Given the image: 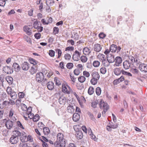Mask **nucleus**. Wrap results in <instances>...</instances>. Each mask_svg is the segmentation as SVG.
I'll list each match as a JSON object with an SVG mask.
<instances>
[{
	"instance_id": "nucleus-11",
	"label": "nucleus",
	"mask_w": 147,
	"mask_h": 147,
	"mask_svg": "<svg viewBox=\"0 0 147 147\" xmlns=\"http://www.w3.org/2000/svg\"><path fill=\"white\" fill-rule=\"evenodd\" d=\"M139 68L142 72H147V65L144 63H141L139 64Z\"/></svg>"
},
{
	"instance_id": "nucleus-9",
	"label": "nucleus",
	"mask_w": 147,
	"mask_h": 147,
	"mask_svg": "<svg viewBox=\"0 0 147 147\" xmlns=\"http://www.w3.org/2000/svg\"><path fill=\"white\" fill-rule=\"evenodd\" d=\"M81 53L79 52L78 51L76 50L75 51L73 54L72 58L73 59L76 61H78L79 58L81 55Z\"/></svg>"
},
{
	"instance_id": "nucleus-58",
	"label": "nucleus",
	"mask_w": 147,
	"mask_h": 147,
	"mask_svg": "<svg viewBox=\"0 0 147 147\" xmlns=\"http://www.w3.org/2000/svg\"><path fill=\"white\" fill-rule=\"evenodd\" d=\"M97 104V101H94L92 102L91 106L93 108H95L96 107Z\"/></svg>"
},
{
	"instance_id": "nucleus-20",
	"label": "nucleus",
	"mask_w": 147,
	"mask_h": 147,
	"mask_svg": "<svg viewBox=\"0 0 147 147\" xmlns=\"http://www.w3.org/2000/svg\"><path fill=\"white\" fill-rule=\"evenodd\" d=\"M76 136L78 139H80L82 138L83 135L82 132L81 131H79L76 132Z\"/></svg>"
},
{
	"instance_id": "nucleus-17",
	"label": "nucleus",
	"mask_w": 147,
	"mask_h": 147,
	"mask_svg": "<svg viewBox=\"0 0 147 147\" xmlns=\"http://www.w3.org/2000/svg\"><path fill=\"white\" fill-rule=\"evenodd\" d=\"M80 115L78 113H75L73 116V119L74 121L76 122L80 119Z\"/></svg>"
},
{
	"instance_id": "nucleus-48",
	"label": "nucleus",
	"mask_w": 147,
	"mask_h": 147,
	"mask_svg": "<svg viewBox=\"0 0 147 147\" xmlns=\"http://www.w3.org/2000/svg\"><path fill=\"white\" fill-rule=\"evenodd\" d=\"M49 55L51 57H53L55 56V52L52 50H50L49 51Z\"/></svg>"
},
{
	"instance_id": "nucleus-10",
	"label": "nucleus",
	"mask_w": 147,
	"mask_h": 147,
	"mask_svg": "<svg viewBox=\"0 0 147 147\" xmlns=\"http://www.w3.org/2000/svg\"><path fill=\"white\" fill-rule=\"evenodd\" d=\"M132 65L130 62L127 60L125 61L123 63V67L125 69H129L131 67Z\"/></svg>"
},
{
	"instance_id": "nucleus-34",
	"label": "nucleus",
	"mask_w": 147,
	"mask_h": 147,
	"mask_svg": "<svg viewBox=\"0 0 147 147\" xmlns=\"http://www.w3.org/2000/svg\"><path fill=\"white\" fill-rule=\"evenodd\" d=\"M135 58L133 56H129V60L130 62V63L132 64L133 65L134 63L135 62Z\"/></svg>"
},
{
	"instance_id": "nucleus-7",
	"label": "nucleus",
	"mask_w": 147,
	"mask_h": 147,
	"mask_svg": "<svg viewBox=\"0 0 147 147\" xmlns=\"http://www.w3.org/2000/svg\"><path fill=\"white\" fill-rule=\"evenodd\" d=\"M107 58L108 63H112L115 61L114 56L111 54H109L107 56Z\"/></svg>"
},
{
	"instance_id": "nucleus-21",
	"label": "nucleus",
	"mask_w": 147,
	"mask_h": 147,
	"mask_svg": "<svg viewBox=\"0 0 147 147\" xmlns=\"http://www.w3.org/2000/svg\"><path fill=\"white\" fill-rule=\"evenodd\" d=\"M12 67L14 68L16 72L18 71L20 69V65L16 63H13Z\"/></svg>"
},
{
	"instance_id": "nucleus-59",
	"label": "nucleus",
	"mask_w": 147,
	"mask_h": 147,
	"mask_svg": "<svg viewBox=\"0 0 147 147\" xmlns=\"http://www.w3.org/2000/svg\"><path fill=\"white\" fill-rule=\"evenodd\" d=\"M22 109L23 111H26L27 109V106L24 104H22L21 105Z\"/></svg>"
},
{
	"instance_id": "nucleus-62",
	"label": "nucleus",
	"mask_w": 147,
	"mask_h": 147,
	"mask_svg": "<svg viewBox=\"0 0 147 147\" xmlns=\"http://www.w3.org/2000/svg\"><path fill=\"white\" fill-rule=\"evenodd\" d=\"M38 127H39L40 129H43L44 125L42 122L38 123Z\"/></svg>"
},
{
	"instance_id": "nucleus-18",
	"label": "nucleus",
	"mask_w": 147,
	"mask_h": 147,
	"mask_svg": "<svg viewBox=\"0 0 147 147\" xmlns=\"http://www.w3.org/2000/svg\"><path fill=\"white\" fill-rule=\"evenodd\" d=\"M12 136L16 138H18V137L21 136V133L18 131L15 130L13 131L12 134Z\"/></svg>"
},
{
	"instance_id": "nucleus-19",
	"label": "nucleus",
	"mask_w": 147,
	"mask_h": 147,
	"mask_svg": "<svg viewBox=\"0 0 147 147\" xmlns=\"http://www.w3.org/2000/svg\"><path fill=\"white\" fill-rule=\"evenodd\" d=\"M92 78H93L94 79H97L98 80L100 78V76L98 73L96 71L93 72L92 73Z\"/></svg>"
},
{
	"instance_id": "nucleus-54",
	"label": "nucleus",
	"mask_w": 147,
	"mask_h": 147,
	"mask_svg": "<svg viewBox=\"0 0 147 147\" xmlns=\"http://www.w3.org/2000/svg\"><path fill=\"white\" fill-rule=\"evenodd\" d=\"M56 51L58 53V58H59L61 55L62 52L61 50L60 49H57Z\"/></svg>"
},
{
	"instance_id": "nucleus-53",
	"label": "nucleus",
	"mask_w": 147,
	"mask_h": 147,
	"mask_svg": "<svg viewBox=\"0 0 147 147\" xmlns=\"http://www.w3.org/2000/svg\"><path fill=\"white\" fill-rule=\"evenodd\" d=\"M73 66V64L72 63H68L67 64L66 67L69 69H71Z\"/></svg>"
},
{
	"instance_id": "nucleus-47",
	"label": "nucleus",
	"mask_w": 147,
	"mask_h": 147,
	"mask_svg": "<svg viewBox=\"0 0 147 147\" xmlns=\"http://www.w3.org/2000/svg\"><path fill=\"white\" fill-rule=\"evenodd\" d=\"M64 58L66 60H69L71 59V56L70 54L67 53L65 54Z\"/></svg>"
},
{
	"instance_id": "nucleus-16",
	"label": "nucleus",
	"mask_w": 147,
	"mask_h": 147,
	"mask_svg": "<svg viewBox=\"0 0 147 147\" xmlns=\"http://www.w3.org/2000/svg\"><path fill=\"white\" fill-rule=\"evenodd\" d=\"M24 30L26 33L28 35H30L32 34L31 30L28 26H25L24 27Z\"/></svg>"
},
{
	"instance_id": "nucleus-32",
	"label": "nucleus",
	"mask_w": 147,
	"mask_h": 147,
	"mask_svg": "<svg viewBox=\"0 0 147 147\" xmlns=\"http://www.w3.org/2000/svg\"><path fill=\"white\" fill-rule=\"evenodd\" d=\"M43 131L45 135H48L50 132V130L49 128L45 127L43 128Z\"/></svg>"
},
{
	"instance_id": "nucleus-27",
	"label": "nucleus",
	"mask_w": 147,
	"mask_h": 147,
	"mask_svg": "<svg viewBox=\"0 0 147 147\" xmlns=\"http://www.w3.org/2000/svg\"><path fill=\"white\" fill-rule=\"evenodd\" d=\"M59 101L60 104H64L66 101L65 98L63 96H61L59 98Z\"/></svg>"
},
{
	"instance_id": "nucleus-40",
	"label": "nucleus",
	"mask_w": 147,
	"mask_h": 147,
	"mask_svg": "<svg viewBox=\"0 0 147 147\" xmlns=\"http://www.w3.org/2000/svg\"><path fill=\"white\" fill-rule=\"evenodd\" d=\"M101 89L99 87H98L96 88V92L97 95H100L101 94Z\"/></svg>"
},
{
	"instance_id": "nucleus-50",
	"label": "nucleus",
	"mask_w": 147,
	"mask_h": 147,
	"mask_svg": "<svg viewBox=\"0 0 147 147\" xmlns=\"http://www.w3.org/2000/svg\"><path fill=\"white\" fill-rule=\"evenodd\" d=\"M26 115V116L28 115V118L30 119H33L34 116V115L33 113H27Z\"/></svg>"
},
{
	"instance_id": "nucleus-2",
	"label": "nucleus",
	"mask_w": 147,
	"mask_h": 147,
	"mask_svg": "<svg viewBox=\"0 0 147 147\" xmlns=\"http://www.w3.org/2000/svg\"><path fill=\"white\" fill-rule=\"evenodd\" d=\"M42 72H40L38 73L36 75V80L38 82H41L42 80H46V79H44V74L46 75L47 73V71H46V72H45V71H44V70L43 69Z\"/></svg>"
},
{
	"instance_id": "nucleus-51",
	"label": "nucleus",
	"mask_w": 147,
	"mask_h": 147,
	"mask_svg": "<svg viewBox=\"0 0 147 147\" xmlns=\"http://www.w3.org/2000/svg\"><path fill=\"white\" fill-rule=\"evenodd\" d=\"M17 126L19 127L20 128H22L23 129H24L22 124L19 121H17Z\"/></svg>"
},
{
	"instance_id": "nucleus-56",
	"label": "nucleus",
	"mask_w": 147,
	"mask_h": 147,
	"mask_svg": "<svg viewBox=\"0 0 147 147\" xmlns=\"http://www.w3.org/2000/svg\"><path fill=\"white\" fill-rule=\"evenodd\" d=\"M39 139L41 140V141L42 142V144L43 147H48V145L46 142H45L40 138H39Z\"/></svg>"
},
{
	"instance_id": "nucleus-64",
	"label": "nucleus",
	"mask_w": 147,
	"mask_h": 147,
	"mask_svg": "<svg viewBox=\"0 0 147 147\" xmlns=\"http://www.w3.org/2000/svg\"><path fill=\"white\" fill-rule=\"evenodd\" d=\"M35 38L37 39H39L41 36V34L40 33H36L34 35Z\"/></svg>"
},
{
	"instance_id": "nucleus-33",
	"label": "nucleus",
	"mask_w": 147,
	"mask_h": 147,
	"mask_svg": "<svg viewBox=\"0 0 147 147\" xmlns=\"http://www.w3.org/2000/svg\"><path fill=\"white\" fill-rule=\"evenodd\" d=\"M62 143L58 142V141H56L54 143L55 147H64L65 146H62Z\"/></svg>"
},
{
	"instance_id": "nucleus-6",
	"label": "nucleus",
	"mask_w": 147,
	"mask_h": 147,
	"mask_svg": "<svg viewBox=\"0 0 147 147\" xmlns=\"http://www.w3.org/2000/svg\"><path fill=\"white\" fill-rule=\"evenodd\" d=\"M62 91L66 94H70V91L71 90V89L70 87L68 86H66L65 84H63L62 85Z\"/></svg>"
},
{
	"instance_id": "nucleus-38",
	"label": "nucleus",
	"mask_w": 147,
	"mask_h": 147,
	"mask_svg": "<svg viewBox=\"0 0 147 147\" xmlns=\"http://www.w3.org/2000/svg\"><path fill=\"white\" fill-rule=\"evenodd\" d=\"M100 65V62L98 61H94L93 63V66L95 67H98Z\"/></svg>"
},
{
	"instance_id": "nucleus-41",
	"label": "nucleus",
	"mask_w": 147,
	"mask_h": 147,
	"mask_svg": "<svg viewBox=\"0 0 147 147\" xmlns=\"http://www.w3.org/2000/svg\"><path fill=\"white\" fill-rule=\"evenodd\" d=\"M80 59L82 62L83 63L86 62L88 60L87 57L86 56L83 55L81 56Z\"/></svg>"
},
{
	"instance_id": "nucleus-55",
	"label": "nucleus",
	"mask_w": 147,
	"mask_h": 147,
	"mask_svg": "<svg viewBox=\"0 0 147 147\" xmlns=\"http://www.w3.org/2000/svg\"><path fill=\"white\" fill-rule=\"evenodd\" d=\"M53 31L55 34H57L59 32V29L57 27H55L53 28Z\"/></svg>"
},
{
	"instance_id": "nucleus-23",
	"label": "nucleus",
	"mask_w": 147,
	"mask_h": 147,
	"mask_svg": "<svg viewBox=\"0 0 147 147\" xmlns=\"http://www.w3.org/2000/svg\"><path fill=\"white\" fill-rule=\"evenodd\" d=\"M21 137L20 138V139L21 142H23L25 141V140L26 139L27 137L25 133L23 132L21 134Z\"/></svg>"
},
{
	"instance_id": "nucleus-25",
	"label": "nucleus",
	"mask_w": 147,
	"mask_h": 147,
	"mask_svg": "<svg viewBox=\"0 0 147 147\" xmlns=\"http://www.w3.org/2000/svg\"><path fill=\"white\" fill-rule=\"evenodd\" d=\"M110 50L112 52H115L117 50V46L113 44L110 47Z\"/></svg>"
},
{
	"instance_id": "nucleus-57",
	"label": "nucleus",
	"mask_w": 147,
	"mask_h": 147,
	"mask_svg": "<svg viewBox=\"0 0 147 147\" xmlns=\"http://www.w3.org/2000/svg\"><path fill=\"white\" fill-rule=\"evenodd\" d=\"M83 75L86 77H88L90 76L89 72L86 71H84L83 72Z\"/></svg>"
},
{
	"instance_id": "nucleus-43",
	"label": "nucleus",
	"mask_w": 147,
	"mask_h": 147,
	"mask_svg": "<svg viewBox=\"0 0 147 147\" xmlns=\"http://www.w3.org/2000/svg\"><path fill=\"white\" fill-rule=\"evenodd\" d=\"M98 80L97 79L92 78L90 80V82L92 84L95 85L97 84Z\"/></svg>"
},
{
	"instance_id": "nucleus-46",
	"label": "nucleus",
	"mask_w": 147,
	"mask_h": 147,
	"mask_svg": "<svg viewBox=\"0 0 147 147\" xmlns=\"http://www.w3.org/2000/svg\"><path fill=\"white\" fill-rule=\"evenodd\" d=\"M100 71L101 74H105L107 71L106 69L104 67H102L100 69Z\"/></svg>"
},
{
	"instance_id": "nucleus-45",
	"label": "nucleus",
	"mask_w": 147,
	"mask_h": 147,
	"mask_svg": "<svg viewBox=\"0 0 147 147\" xmlns=\"http://www.w3.org/2000/svg\"><path fill=\"white\" fill-rule=\"evenodd\" d=\"M4 122H5V126L8 129H9V120H7L6 119L4 120Z\"/></svg>"
},
{
	"instance_id": "nucleus-29",
	"label": "nucleus",
	"mask_w": 147,
	"mask_h": 147,
	"mask_svg": "<svg viewBox=\"0 0 147 147\" xmlns=\"http://www.w3.org/2000/svg\"><path fill=\"white\" fill-rule=\"evenodd\" d=\"M37 67L36 65H33L30 70V72L32 74H33L36 71Z\"/></svg>"
},
{
	"instance_id": "nucleus-35",
	"label": "nucleus",
	"mask_w": 147,
	"mask_h": 147,
	"mask_svg": "<svg viewBox=\"0 0 147 147\" xmlns=\"http://www.w3.org/2000/svg\"><path fill=\"white\" fill-rule=\"evenodd\" d=\"M86 79V78L83 76H81L78 78L79 81L81 83H83Z\"/></svg>"
},
{
	"instance_id": "nucleus-52",
	"label": "nucleus",
	"mask_w": 147,
	"mask_h": 147,
	"mask_svg": "<svg viewBox=\"0 0 147 147\" xmlns=\"http://www.w3.org/2000/svg\"><path fill=\"white\" fill-rule=\"evenodd\" d=\"M1 91H3L2 90H1ZM2 92L3 93L1 94V98L3 100H5L6 99V98L7 96L5 92Z\"/></svg>"
},
{
	"instance_id": "nucleus-36",
	"label": "nucleus",
	"mask_w": 147,
	"mask_h": 147,
	"mask_svg": "<svg viewBox=\"0 0 147 147\" xmlns=\"http://www.w3.org/2000/svg\"><path fill=\"white\" fill-rule=\"evenodd\" d=\"M39 23H40V22L37 20L35 21L34 23L33 27L35 29L38 28V26H39L40 25L41 26V24L40 25V24H39Z\"/></svg>"
},
{
	"instance_id": "nucleus-4",
	"label": "nucleus",
	"mask_w": 147,
	"mask_h": 147,
	"mask_svg": "<svg viewBox=\"0 0 147 147\" xmlns=\"http://www.w3.org/2000/svg\"><path fill=\"white\" fill-rule=\"evenodd\" d=\"M58 142H59L60 143H62L63 146H65V140L64 138L63 134L61 133H59L57 135V140Z\"/></svg>"
},
{
	"instance_id": "nucleus-22",
	"label": "nucleus",
	"mask_w": 147,
	"mask_h": 147,
	"mask_svg": "<svg viewBox=\"0 0 147 147\" xmlns=\"http://www.w3.org/2000/svg\"><path fill=\"white\" fill-rule=\"evenodd\" d=\"M54 83L52 82H49L47 84V88L49 90H52L54 88Z\"/></svg>"
},
{
	"instance_id": "nucleus-61",
	"label": "nucleus",
	"mask_w": 147,
	"mask_h": 147,
	"mask_svg": "<svg viewBox=\"0 0 147 147\" xmlns=\"http://www.w3.org/2000/svg\"><path fill=\"white\" fill-rule=\"evenodd\" d=\"M107 127H109L110 128H111L113 129H115L117 128V125L116 123L114 125H110V126H107Z\"/></svg>"
},
{
	"instance_id": "nucleus-60",
	"label": "nucleus",
	"mask_w": 147,
	"mask_h": 147,
	"mask_svg": "<svg viewBox=\"0 0 147 147\" xmlns=\"http://www.w3.org/2000/svg\"><path fill=\"white\" fill-rule=\"evenodd\" d=\"M74 49V47H72V46L69 47H66L65 48V51H73Z\"/></svg>"
},
{
	"instance_id": "nucleus-14",
	"label": "nucleus",
	"mask_w": 147,
	"mask_h": 147,
	"mask_svg": "<svg viewBox=\"0 0 147 147\" xmlns=\"http://www.w3.org/2000/svg\"><path fill=\"white\" fill-rule=\"evenodd\" d=\"M101 45L98 44H96L94 45V51L96 52H100L102 49Z\"/></svg>"
},
{
	"instance_id": "nucleus-63",
	"label": "nucleus",
	"mask_w": 147,
	"mask_h": 147,
	"mask_svg": "<svg viewBox=\"0 0 147 147\" xmlns=\"http://www.w3.org/2000/svg\"><path fill=\"white\" fill-rule=\"evenodd\" d=\"M20 147H28V146L27 144L26 143H20L19 145Z\"/></svg>"
},
{
	"instance_id": "nucleus-37",
	"label": "nucleus",
	"mask_w": 147,
	"mask_h": 147,
	"mask_svg": "<svg viewBox=\"0 0 147 147\" xmlns=\"http://www.w3.org/2000/svg\"><path fill=\"white\" fill-rule=\"evenodd\" d=\"M3 71L4 72L7 74H9V67L7 66L3 67Z\"/></svg>"
},
{
	"instance_id": "nucleus-12",
	"label": "nucleus",
	"mask_w": 147,
	"mask_h": 147,
	"mask_svg": "<svg viewBox=\"0 0 147 147\" xmlns=\"http://www.w3.org/2000/svg\"><path fill=\"white\" fill-rule=\"evenodd\" d=\"M21 67L24 70H27L29 68V64L26 62H24L22 64Z\"/></svg>"
},
{
	"instance_id": "nucleus-49",
	"label": "nucleus",
	"mask_w": 147,
	"mask_h": 147,
	"mask_svg": "<svg viewBox=\"0 0 147 147\" xmlns=\"http://www.w3.org/2000/svg\"><path fill=\"white\" fill-rule=\"evenodd\" d=\"M29 61L33 65H36L37 64L36 61L33 59H30Z\"/></svg>"
},
{
	"instance_id": "nucleus-44",
	"label": "nucleus",
	"mask_w": 147,
	"mask_h": 147,
	"mask_svg": "<svg viewBox=\"0 0 147 147\" xmlns=\"http://www.w3.org/2000/svg\"><path fill=\"white\" fill-rule=\"evenodd\" d=\"M24 38L26 41L28 42L29 43H31V39L29 37L27 36L26 35H25Z\"/></svg>"
},
{
	"instance_id": "nucleus-30",
	"label": "nucleus",
	"mask_w": 147,
	"mask_h": 147,
	"mask_svg": "<svg viewBox=\"0 0 147 147\" xmlns=\"http://www.w3.org/2000/svg\"><path fill=\"white\" fill-rule=\"evenodd\" d=\"M16 119L15 117H12L11 118V120H10V127H11L13 126V123H15V121Z\"/></svg>"
},
{
	"instance_id": "nucleus-8",
	"label": "nucleus",
	"mask_w": 147,
	"mask_h": 147,
	"mask_svg": "<svg viewBox=\"0 0 147 147\" xmlns=\"http://www.w3.org/2000/svg\"><path fill=\"white\" fill-rule=\"evenodd\" d=\"M3 100V101H0V109H1L7 107L9 104V101L6 100Z\"/></svg>"
},
{
	"instance_id": "nucleus-24",
	"label": "nucleus",
	"mask_w": 147,
	"mask_h": 147,
	"mask_svg": "<svg viewBox=\"0 0 147 147\" xmlns=\"http://www.w3.org/2000/svg\"><path fill=\"white\" fill-rule=\"evenodd\" d=\"M122 70H121L120 68H115L114 70V74L117 76L120 75L121 73Z\"/></svg>"
},
{
	"instance_id": "nucleus-15",
	"label": "nucleus",
	"mask_w": 147,
	"mask_h": 147,
	"mask_svg": "<svg viewBox=\"0 0 147 147\" xmlns=\"http://www.w3.org/2000/svg\"><path fill=\"white\" fill-rule=\"evenodd\" d=\"M18 141L19 139L18 138L13 137L12 136L10 138V142L13 144H16Z\"/></svg>"
},
{
	"instance_id": "nucleus-39",
	"label": "nucleus",
	"mask_w": 147,
	"mask_h": 147,
	"mask_svg": "<svg viewBox=\"0 0 147 147\" xmlns=\"http://www.w3.org/2000/svg\"><path fill=\"white\" fill-rule=\"evenodd\" d=\"M131 71L133 74H138L139 72L136 68H132L131 69Z\"/></svg>"
},
{
	"instance_id": "nucleus-3",
	"label": "nucleus",
	"mask_w": 147,
	"mask_h": 147,
	"mask_svg": "<svg viewBox=\"0 0 147 147\" xmlns=\"http://www.w3.org/2000/svg\"><path fill=\"white\" fill-rule=\"evenodd\" d=\"M98 58L100 60V61H102L103 65L106 67H108L109 65V63L106 59L105 55L99 53L98 56Z\"/></svg>"
},
{
	"instance_id": "nucleus-26",
	"label": "nucleus",
	"mask_w": 147,
	"mask_h": 147,
	"mask_svg": "<svg viewBox=\"0 0 147 147\" xmlns=\"http://www.w3.org/2000/svg\"><path fill=\"white\" fill-rule=\"evenodd\" d=\"M84 54L86 55H88L91 52L90 50L88 48L86 47L83 49Z\"/></svg>"
},
{
	"instance_id": "nucleus-28",
	"label": "nucleus",
	"mask_w": 147,
	"mask_h": 147,
	"mask_svg": "<svg viewBox=\"0 0 147 147\" xmlns=\"http://www.w3.org/2000/svg\"><path fill=\"white\" fill-rule=\"evenodd\" d=\"M67 109L68 112L69 113L74 112V109L73 106L70 104L67 106Z\"/></svg>"
},
{
	"instance_id": "nucleus-5",
	"label": "nucleus",
	"mask_w": 147,
	"mask_h": 147,
	"mask_svg": "<svg viewBox=\"0 0 147 147\" xmlns=\"http://www.w3.org/2000/svg\"><path fill=\"white\" fill-rule=\"evenodd\" d=\"M100 108L103 110L108 109L109 107L107 104L103 100H101L99 103Z\"/></svg>"
},
{
	"instance_id": "nucleus-13",
	"label": "nucleus",
	"mask_w": 147,
	"mask_h": 147,
	"mask_svg": "<svg viewBox=\"0 0 147 147\" xmlns=\"http://www.w3.org/2000/svg\"><path fill=\"white\" fill-rule=\"evenodd\" d=\"M115 64L116 66H119L121 63L122 59L121 57L119 56L117 57L115 59Z\"/></svg>"
},
{
	"instance_id": "nucleus-31",
	"label": "nucleus",
	"mask_w": 147,
	"mask_h": 147,
	"mask_svg": "<svg viewBox=\"0 0 147 147\" xmlns=\"http://www.w3.org/2000/svg\"><path fill=\"white\" fill-rule=\"evenodd\" d=\"M94 90L93 87L91 86H90L88 90V94L90 95H92L94 93Z\"/></svg>"
},
{
	"instance_id": "nucleus-1",
	"label": "nucleus",
	"mask_w": 147,
	"mask_h": 147,
	"mask_svg": "<svg viewBox=\"0 0 147 147\" xmlns=\"http://www.w3.org/2000/svg\"><path fill=\"white\" fill-rule=\"evenodd\" d=\"M15 88L13 87V88H10V96L11 98L13 100L10 99V104L13 105L15 104V102L13 100H15L17 98V95L16 92L14 91Z\"/></svg>"
},
{
	"instance_id": "nucleus-42",
	"label": "nucleus",
	"mask_w": 147,
	"mask_h": 147,
	"mask_svg": "<svg viewBox=\"0 0 147 147\" xmlns=\"http://www.w3.org/2000/svg\"><path fill=\"white\" fill-rule=\"evenodd\" d=\"M40 116L38 114H36L33 118V120L34 122H36L38 121L39 119Z\"/></svg>"
}]
</instances>
